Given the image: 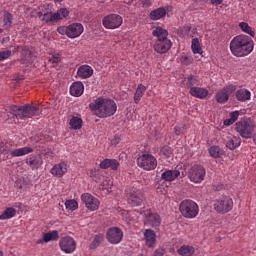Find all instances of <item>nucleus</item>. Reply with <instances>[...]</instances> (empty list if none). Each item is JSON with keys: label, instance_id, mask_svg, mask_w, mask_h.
Segmentation results:
<instances>
[{"label": "nucleus", "instance_id": "50", "mask_svg": "<svg viewBox=\"0 0 256 256\" xmlns=\"http://www.w3.org/2000/svg\"><path fill=\"white\" fill-rule=\"evenodd\" d=\"M230 119L235 123L239 119V111H234L230 113Z\"/></svg>", "mask_w": 256, "mask_h": 256}, {"label": "nucleus", "instance_id": "53", "mask_svg": "<svg viewBox=\"0 0 256 256\" xmlns=\"http://www.w3.org/2000/svg\"><path fill=\"white\" fill-rule=\"evenodd\" d=\"M212 5H221L223 3V0H211Z\"/></svg>", "mask_w": 256, "mask_h": 256}, {"label": "nucleus", "instance_id": "2", "mask_svg": "<svg viewBox=\"0 0 256 256\" xmlns=\"http://www.w3.org/2000/svg\"><path fill=\"white\" fill-rule=\"evenodd\" d=\"M253 39L247 35H238L230 41V51L234 57H247L253 52Z\"/></svg>", "mask_w": 256, "mask_h": 256}, {"label": "nucleus", "instance_id": "37", "mask_svg": "<svg viewBox=\"0 0 256 256\" xmlns=\"http://www.w3.org/2000/svg\"><path fill=\"white\" fill-rule=\"evenodd\" d=\"M13 25V14L5 12L3 16V27L4 29H11Z\"/></svg>", "mask_w": 256, "mask_h": 256}, {"label": "nucleus", "instance_id": "15", "mask_svg": "<svg viewBox=\"0 0 256 256\" xmlns=\"http://www.w3.org/2000/svg\"><path fill=\"white\" fill-rule=\"evenodd\" d=\"M59 247L63 253H75V249H77V242H75V239L71 236H66L59 241Z\"/></svg>", "mask_w": 256, "mask_h": 256}, {"label": "nucleus", "instance_id": "23", "mask_svg": "<svg viewBox=\"0 0 256 256\" xmlns=\"http://www.w3.org/2000/svg\"><path fill=\"white\" fill-rule=\"evenodd\" d=\"M224 143L226 144V147L233 151V149H237L241 145V138L238 136H233V134H228L224 138Z\"/></svg>", "mask_w": 256, "mask_h": 256}, {"label": "nucleus", "instance_id": "19", "mask_svg": "<svg viewBox=\"0 0 256 256\" xmlns=\"http://www.w3.org/2000/svg\"><path fill=\"white\" fill-rule=\"evenodd\" d=\"M144 225H148L149 227H159V225H161V216L157 213L147 211L145 213Z\"/></svg>", "mask_w": 256, "mask_h": 256}, {"label": "nucleus", "instance_id": "55", "mask_svg": "<svg viewBox=\"0 0 256 256\" xmlns=\"http://www.w3.org/2000/svg\"><path fill=\"white\" fill-rule=\"evenodd\" d=\"M157 191L160 192V193H167V190H165V189H164V190H161V187H158V188H157Z\"/></svg>", "mask_w": 256, "mask_h": 256}, {"label": "nucleus", "instance_id": "58", "mask_svg": "<svg viewBox=\"0 0 256 256\" xmlns=\"http://www.w3.org/2000/svg\"><path fill=\"white\" fill-rule=\"evenodd\" d=\"M28 55H29L28 57H31V52H28Z\"/></svg>", "mask_w": 256, "mask_h": 256}, {"label": "nucleus", "instance_id": "33", "mask_svg": "<svg viewBox=\"0 0 256 256\" xmlns=\"http://www.w3.org/2000/svg\"><path fill=\"white\" fill-rule=\"evenodd\" d=\"M180 256H193L195 254V247L190 245H183L177 250Z\"/></svg>", "mask_w": 256, "mask_h": 256}, {"label": "nucleus", "instance_id": "38", "mask_svg": "<svg viewBox=\"0 0 256 256\" xmlns=\"http://www.w3.org/2000/svg\"><path fill=\"white\" fill-rule=\"evenodd\" d=\"M191 49L195 55L203 53V49L201 48V43H199V38L192 39Z\"/></svg>", "mask_w": 256, "mask_h": 256}, {"label": "nucleus", "instance_id": "42", "mask_svg": "<svg viewBox=\"0 0 256 256\" xmlns=\"http://www.w3.org/2000/svg\"><path fill=\"white\" fill-rule=\"evenodd\" d=\"M208 151L210 157H213L214 159L221 157L222 152L219 146H211Z\"/></svg>", "mask_w": 256, "mask_h": 256}, {"label": "nucleus", "instance_id": "8", "mask_svg": "<svg viewBox=\"0 0 256 256\" xmlns=\"http://www.w3.org/2000/svg\"><path fill=\"white\" fill-rule=\"evenodd\" d=\"M83 31H85V28L81 23H72L68 26H60L57 28V32L60 35H67L69 39H77V37H81Z\"/></svg>", "mask_w": 256, "mask_h": 256}, {"label": "nucleus", "instance_id": "45", "mask_svg": "<svg viewBox=\"0 0 256 256\" xmlns=\"http://www.w3.org/2000/svg\"><path fill=\"white\" fill-rule=\"evenodd\" d=\"M187 84H188L190 87H193V86H195V85H198V84H199V79H197V76L190 75V76H188Z\"/></svg>", "mask_w": 256, "mask_h": 256}, {"label": "nucleus", "instance_id": "24", "mask_svg": "<svg viewBox=\"0 0 256 256\" xmlns=\"http://www.w3.org/2000/svg\"><path fill=\"white\" fill-rule=\"evenodd\" d=\"M152 35L156 38V41H165L169 39L167 38L169 37V31L161 26L154 28L152 31Z\"/></svg>", "mask_w": 256, "mask_h": 256}, {"label": "nucleus", "instance_id": "11", "mask_svg": "<svg viewBox=\"0 0 256 256\" xmlns=\"http://www.w3.org/2000/svg\"><path fill=\"white\" fill-rule=\"evenodd\" d=\"M214 209L217 213H229L233 209V199L229 196H222L214 202Z\"/></svg>", "mask_w": 256, "mask_h": 256}, {"label": "nucleus", "instance_id": "28", "mask_svg": "<svg viewBox=\"0 0 256 256\" xmlns=\"http://www.w3.org/2000/svg\"><path fill=\"white\" fill-rule=\"evenodd\" d=\"M190 95H192V97H196L197 99H205V97L209 95V90L201 87H191Z\"/></svg>", "mask_w": 256, "mask_h": 256}, {"label": "nucleus", "instance_id": "43", "mask_svg": "<svg viewBox=\"0 0 256 256\" xmlns=\"http://www.w3.org/2000/svg\"><path fill=\"white\" fill-rule=\"evenodd\" d=\"M65 207L66 209H68L69 211H76V209H79V203L72 199V200H67L65 202Z\"/></svg>", "mask_w": 256, "mask_h": 256}, {"label": "nucleus", "instance_id": "31", "mask_svg": "<svg viewBox=\"0 0 256 256\" xmlns=\"http://www.w3.org/2000/svg\"><path fill=\"white\" fill-rule=\"evenodd\" d=\"M165 15H167V10L163 7H160L158 9L151 11L150 19H152L153 21H159V19H163Z\"/></svg>", "mask_w": 256, "mask_h": 256}, {"label": "nucleus", "instance_id": "61", "mask_svg": "<svg viewBox=\"0 0 256 256\" xmlns=\"http://www.w3.org/2000/svg\"><path fill=\"white\" fill-rule=\"evenodd\" d=\"M27 61H30V59L28 58Z\"/></svg>", "mask_w": 256, "mask_h": 256}, {"label": "nucleus", "instance_id": "57", "mask_svg": "<svg viewBox=\"0 0 256 256\" xmlns=\"http://www.w3.org/2000/svg\"><path fill=\"white\" fill-rule=\"evenodd\" d=\"M54 1H58L59 3H61V1H63V0H54Z\"/></svg>", "mask_w": 256, "mask_h": 256}, {"label": "nucleus", "instance_id": "21", "mask_svg": "<svg viewBox=\"0 0 256 256\" xmlns=\"http://www.w3.org/2000/svg\"><path fill=\"white\" fill-rule=\"evenodd\" d=\"M26 164L30 166L32 171H35V169H39V167L43 165V158L41 157V155L31 154L27 156Z\"/></svg>", "mask_w": 256, "mask_h": 256}, {"label": "nucleus", "instance_id": "4", "mask_svg": "<svg viewBox=\"0 0 256 256\" xmlns=\"http://www.w3.org/2000/svg\"><path fill=\"white\" fill-rule=\"evenodd\" d=\"M141 189H143V186L139 182H134L130 188L126 190L128 205H131V207H139L143 204L145 196Z\"/></svg>", "mask_w": 256, "mask_h": 256}, {"label": "nucleus", "instance_id": "32", "mask_svg": "<svg viewBox=\"0 0 256 256\" xmlns=\"http://www.w3.org/2000/svg\"><path fill=\"white\" fill-rule=\"evenodd\" d=\"M145 91H147V87H145L143 84H139L134 93V103H136V105H139L141 102L143 95H145Z\"/></svg>", "mask_w": 256, "mask_h": 256}, {"label": "nucleus", "instance_id": "14", "mask_svg": "<svg viewBox=\"0 0 256 256\" xmlns=\"http://www.w3.org/2000/svg\"><path fill=\"white\" fill-rule=\"evenodd\" d=\"M81 201L84 203L86 209L88 211H97L101 202L95 196L90 193H84L81 195Z\"/></svg>", "mask_w": 256, "mask_h": 256}, {"label": "nucleus", "instance_id": "9", "mask_svg": "<svg viewBox=\"0 0 256 256\" xmlns=\"http://www.w3.org/2000/svg\"><path fill=\"white\" fill-rule=\"evenodd\" d=\"M137 165L144 171H155L157 169V158L149 152H144L137 158Z\"/></svg>", "mask_w": 256, "mask_h": 256}, {"label": "nucleus", "instance_id": "22", "mask_svg": "<svg viewBox=\"0 0 256 256\" xmlns=\"http://www.w3.org/2000/svg\"><path fill=\"white\" fill-rule=\"evenodd\" d=\"M143 235L146 247L153 249L155 247V243H157V234H155V231L146 229L144 230Z\"/></svg>", "mask_w": 256, "mask_h": 256}, {"label": "nucleus", "instance_id": "20", "mask_svg": "<svg viewBox=\"0 0 256 256\" xmlns=\"http://www.w3.org/2000/svg\"><path fill=\"white\" fill-rule=\"evenodd\" d=\"M68 170L69 164H67V162H60L52 167L50 173L53 175V177L61 179V177H63V175H65Z\"/></svg>", "mask_w": 256, "mask_h": 256}, {"label": "nucleus", "instance_id": "13", "mask_svg": "<svg viewBox=\"0 0 256 256\" xmlns=\"http://www.w3.org/2000/svg\"><path fill=\"white\" fill-rule=\"evenodd\" d=\"M205 175H207V172L201 165L192 166L188 172V178L190 181H192V183H201L205 180Z\"/></svg>", "mask_w": 256, "mask_h": 256}, {"label": "nucleus", "instance_id": "34", "mask_svg": "<svg viewBox=\"0 0 256 256\" xmlns=\"http://www.w3.org/2000/svg\"><path fill=\"white\" fill-rule=\"evenodd\" d=\"M17 215V210L13 207H8L4 210V212L0 215V221H5L7 219H13Z\"/></svg>", "mask_w": 256, "mask_h": 256}, {"label": "nucleus", "instance_id": "41", "mask_svg": "<svg viewBox=\"0 0 256 256\" xmlns=\"http://www.w3.org/2000/svg\"><path fill=\"white\" fill-rule=\"evenodd\" d=\"M180 31L191 39H193V37H195V33H197V29L191 28V26H184Z\"/></svg>", "mask_w": 256, "mask_h": 256}, {"label": "nucleus", "instance_id": "36", "mask_svg": "<svg viewBox=\"0 0 256 256\" xmlns=\"http://www.w3.org/2000/svg\"><path fill=\"white\" fill-rule=\"evenodd\" d=\"M59 239V232L57 230L50 231L43 234L44 243H49L51 241H57Z\"/></svg>", "mask_w": 256, "mask_h": 256}, {"label": "nucleus", "instance_id": "44", "mask_svg": "<svg viewBox=\"0 0 256 256\" xmlns=\"http://www.w3.org/2000/svg\"><path fill=\"white\" fill-rule=\"evenodd\" d=\"M182 65H191L193 58L190 55H182L180 58Z\"/></svg>", "mask_w": 256, "mask_h": 256}, {"label": "nucleus", "instance_id": "6", "mask_svg": "<svg viewBox=\"0 0 256 256\" xmlns=\"http://www.w3.org/2000/svg\"><path fill=\"white\" fill-rule=\"evenodd\" d=\"M236 131L244 139H251L255 133V122L251 118H244L236 123Z\"/></svg>", "mask_w": 256, "mask_h": 256}, {"label": "nucleus", "instance_id": "47", "mask_svg": "<svg viewBox=\"0 0 256 256\" xmlns=\"http://www.w3.org/2000/svg\"><path fill=\"white\" fill-rule=\"evenodd\" d=\"M50 63H59L61 61V54H54L49 58Z\"/></svg>", "mask_w": 256, "mask_h": 256}, {"label": "nucleus", "instance_id": "54", "mask_svg": "<svg viewBox=\"0 0 256 256\" xmlns=\"http://www.w3.org/2000/svg\"><path fill=\"white\" fill-rule=\"evenodd\" d=\"M143 6L144 7H151V0H144L143 1Z\"/></svg>", "mask_w": 256, "mask_h": 256}, {"label": "nucleus", "instance_id": "10", "mask_svg": "<svg viewBox=\"0 0 256 256\" xmlns=\"http://www.w3.org/2000/svg\"><path fill=\"white\" fill-rule=\"evenodd\" d=\"M0 150L4 155H7V153H10L11 157H23L25 155H29V153H33V148L31 147H22L17 148L15 150L11 151V144H7L4 142H0Z\"/></svg>", "mask_w": 256, "mask_h": 256}, {"label": "nucleus", "instance_id": "26", "mask_svg": "<svg viewBox=\"0 0 256 256\" xmlns=\"http://www.w3.org/2000/svg\"><path fill=\"white\" fill-rule=\"evenodd\" d=\"M119 162L117 159L106 158L100 163V169H111V171H117L119 169Z\"/></svg>", "mask_w": 256, "mask_h": 256}, {"label": "nucleus", "instance_id": "56", "mask_svg": "<svg viewBox=\"0 0 256 256\" xmlns=\"http://www.w3.org/2000/svg\"><path fill=\"white\" fill-rule=\"evenodd\" d=\"M193 1H195V2L202 1L203 3H207L208 0H193Z\"/></svg>", "mask_w": 256, "mask_h": 256}, {"label": "nucleus", "instance_id": "30", "mask_svg": "<svg viewBox=\"0 0 256 256\" xmlns=\"http://www.w3.org/2000/svg\"><path fill=\"white\" fill-rule=\"evenodd\" d=\"M235 97L237 101H240L241 103H245V101H250L251 100V91L243 88L239 89L235 93Z\"/></svg>", "mask_w": 256, "mask_h": 256}, {"label": "nucleus", "instance_id": "27", "mask_svg": "<svg viewBox=\"0 0 256 256\" xmlns=\"http://www.w3.org/2000/svg\"><path fill=\"white\" fill-rule=\"evenodd\" d=\"M85 91V86L82 84V82H74L70 86V95L72 97H81Z\"/></svg>", "mask_w": 256, "mask_h": 256}, {"label": "nucleus", "instance_id": "39", "mask_svg": "<svg viewBox=\"0 0 256 256\" xmlns=\"http://www.w3.org/2000/svg\"><path fill=\"white\" fill-rule=\"evenodd\" d=\"M239 27L243 33H247L250 37H255V31H253V28L247 22H240Z\"/></svg>", "mask_w": 256, "mask_h": 256}, {"label": "nucleus", "instance_id": "12", "mask_svg": "<svg viewBox=\"0 0 256 256\" xmlns=\"http://www.w3.org/2000/svg\"><path fill=\"white\" fill-rule=\"evenodd\" d=\"M105 29H119L123 25V17L119 14H109L102 19Z\"/></svg>", "mask_w": 256, "mask_h": 256}, {"label": "nucleus", "instance_id": "25", "mask_svg": "<svg viewBox=\"0 0 256 256\" xmlns=\"http://www.w3.org/2000/svg\"><path fill=\"white\" fill-rule=\"evenodd\" d=\"M77 75L80 79H89V77H93V68L84 64L78 68Z\"/></svg>", "mask_w": 256, "mask_h": 256}, {"label": "nucleus", "instance_id": "3", "mask_svg": "<svg viewBox=\"0 0 256 256\" xmlns=\"http://www.w3.org/2000/svg\"><path fill=\"white\" fill-rule=\"evenodd\" d=\"M44 9L45 6H39L35 9L36 14L38 17H42V21H44V23H59L62 19L69 17V10H67V8H60L57 12H45L43 14Z\"/></svg>", "mask_w": 256, "mask_h": 256}, {"label": "nucleus", "instance_id": "46", "mask_svg": "<svg viewBox=\"0 0 256 256\" xmlns=\"http://www.w3.org/2000/svg\"><path fill=\"white\" fill-rule=\"evenodd\" d=\"M11 57V50H4L0 52V61H5Z\"/></svg>", "mask_w": 256, "mask_h": 256}, {"label": "nucleus", "instance_id": "29", "mask_svg": "<svg viewBox=\"0 0 256 256\" xmlns=\"http://www.w3.org/2000/svg\"><path fill=\"white\" fill-rule=\"evenodd\" d=\"M179 175H181V172L179 170H165L162 174H161V179L163 181H175V179H177V177H179Z\"/></svg>", "mask_w": 256, "mask_h": 256}, {"label": "nucleus", "instance_id": "17", "mask_svg": "<svg viewBox=\"0 0 256 256\" xmlns=\"http://www.w3.org/2000/svg\"><path fill=\"white\" fill-rule=\"evenodd\" d=\"M173 47V43L168 40H155L153 44V49L156 53H160V55H163V53H167L169 49Z\"/></svg>", "mask_w": 256, "mask_h": 256}, {"label": "nucleus", "instance_id": "5", "mask_svg": "<svg viewBox=\"0 0 256 256\" xmlns=\"http://www.w3.org/2000/svg\"><path fill=\"white\" fill-rule=\"evenodd\" d=\"M10 115L15 119H31L39 113V107L26 104L24 106L11 105L9 108Z\"/></svg>", "mask_w": 256, "mask_h": 256}, {"label": "nucleus", "instance_id": "7", "mask_svg": "<svg viewBox=\"0 0 256 256\" xmlns=\"http://www.w3.org/2000/svg\"><path fill=\"white\" fill-rule=\"evenodd\" d=\"M179 210L185 219H195L199 215V205L193 200H183L179 205Z\"/></svg>", "mask_w": 256, "mask_h": 256}, {"label": "nucleus", "instance_id": "48", "mask_svg": "<svg viewBox=\"0 0 256 256\" xmlns=\"http://www.w3.org/2000/svg\"><path fill=\"white\" fill-rule=\"evenodd\" d=\"M161 153H163V155H166V157H169V155H171V153H173V151L171 150V147L169 146H164L161 149Z\"/></svg>", "mask_w": 256, "mask_h": 256}, {"label": "nucleus", "instance_id": "18", "mask_svg": "<svg viewBox=\"0 0 256 256\" xmlns=\"http://www.w3.org/2000/svg\"><path fill=\"white\" fill-rule=\"evenodd\" d=\"M234 89L235 88L232 85H230L219 90L215 95V99L217 103H221V104L227 103V101H229V95L233 93Z\"/></svg>", "mask_w": 256, "mask_h": 256}, {"label": "nucleus", "instance_id": "60", "mask_svg": "<svg viewBox=\"0 0 256 256\" xmlns=\"http://www.w3.org/2000/svg\"><path fill=\"white\" fill-rule=\"evenodd\" d=\"M0 256H3V252L0 251Z\"/></svg>", "mask_w": 256, "mask_h": 256}, {"label": "nucleus", "instance_id": "1", "mask_svg": "<svg viewBox=\"0 0 256 256\" xmlns=\"http://www.w3.org/2000/svg\"><path fill=\"white\" fill-rule=\"evenodd\" d=\"M89 109L99 119H107L117 113V103L113 99L99 97L89 104Z\"/></svg>", "mask_w": 256, "mask_h": 256}, {"label": "nucleus", "instance_id": "40", "mask_svg": "<svg viewBox=\"0 0 256 256\" xmlns=\"http://www.w3.org/2000/svg\"><path fill=\"white\" fill-rule=\"evenodd\" d=\"M105 239V236L103 234H97L94 237V240L90 244V249H97L101 243H103V240Z\"/></svg>", "mask_w": 256, "mask_h": 256}, {"label": "nucleus", "instance_id": "59", "mask_svg": "<svg viewBox=\"0 0 256 256\" xmlns=\"http://www.w3.org/2000/svg\"><path fill=\"white\" fill-rule=\"evenodd\" d=\"M0 33H3V29L0 28Z\"/></svg>", "mask_w": 256, "mask_h": 256}, {"label": "nucleus", "instance_id": "35", "mask_svg": "<svg viewBox=\"0 0 256 256\" xmlns=\"http://www.w3.org/2000/svg\"><path fill=\"white\" fill-rule=\"evenodd\" d=\"M69 125L71 129L77 131L83 127V119H81L79 116H73L69 121Z\"/></svg>", "mask_w": 256, "mask_h": 256}, {"label": "nucleus", "instance_id": "52", "mask_svg": "<svg viewBox=\"0 0 256 256\" xmlns=\"http://www.w3.org/2000/svg\"><path fill=\"white\" fill-rule=\"evenodd\" d=\"M233 123H235L231 118H229V119H226L225 121H224V125L226 126V127H229L230 125H233Z\"/></svg>", "mask_w": 256, "mask_h": 256}, {"label": "nucleus", "instance_id": "51", "mask_svg": "<svg viewBox=\"0 0 256 256\" xmlns=\"http://www.w3.org/2000/svg\"><path fill=\"white\" fill-rule=\"evenodd\" d=\"M165 255V249L164 248H158L154 251L153 256H163Z\"/></svg>", "mask_w": 256, "mask_h": 256}, {"label": "nucleus", "instance_id": "16", "mask_svg": "<svg viewBox=\"0 0 256 256\" xmlns=\"http://www.w3.org/2000/svg\"><path fill=\"white\" fill-rule=\"evenodd\" d=\"M106 238L112 245H119L123 241V230L118 227H112L108 229L106 233Z\"/></svg>", "mask_w": 256, "mask_h": 256}, {"label": "nucleus", "instance_id": "49", "mask_svg": "<svg viewBox=\"0 0 256 256\" xmlns=\"http://www.w3.org/2000/svg\"><path fill=\"white\" fill-rule=\"evenodd\" d=\"M0 117H2L3 121H8L9 119V112H7V109L4 108L1 112H0Z\"/></svg>", "mask_w": 256, "mask_h": 256}]
</instances>
